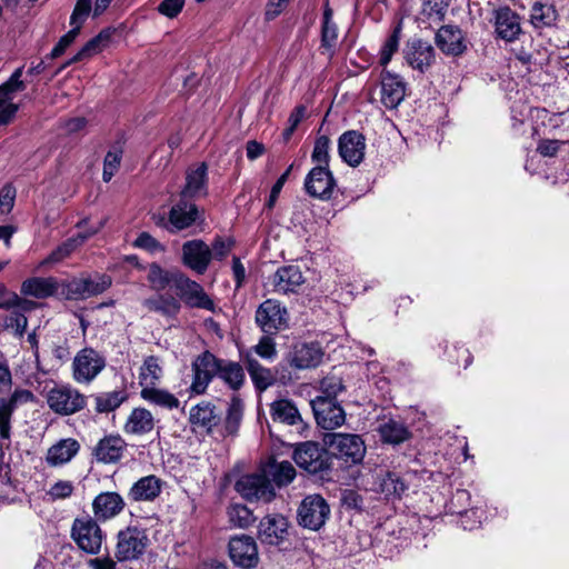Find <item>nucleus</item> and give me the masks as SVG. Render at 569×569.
<instances>
[{
	"label": "nucleus",
	"mask_w": 569,
	"mask_h": 569,
	"mask_svg": "<svg viewBox=\"0 0 569 569\" xmlns=\"http://www.w3.org/2000/svg\"><path fill=\"white\" fill-rule=\"evenodd\" d=\"M47 403L54 413L71 416L86 408L87 397L70 385H62L48 391Z\"/></svg>",
	"instance_id": "nucleus-1"
},
{
	"label": "nucleus",
	"mask_w": 569,
	"mask_h": 569,
	"mask_svg": "<svg viewBox=\"0 0 569 569\" xmlns=\"http://www.w3.org/2000/svg\"><path fill=\"white\" fill-rule=\"evenodd\" d=\"M325 442L338 459L348 465L361 462L366 453L365 442L358 435L328 433L325 437Z\"/></svg>",
	"instance_id": "nucleus-2"
},
{
	"label": "nucleus",
	"mask_w": 569,
	"mask_h": 569,
	"mask_svg": "<svg viewBox=\"0 0 569 569\" xmlns=\"http://www.w3.org/2000/svg\"><path fill=\"white\" fill-rule=\"evenodd\" d=\"M106 367L104 357L93 348H83L77 352L72 362V378L78 383H90Z\"/></svg>",
	"instance_id": "nucleus-3"
},
{
	"label": "nucleus",
	"mask_w": 569,
	"mask_h": 569,
	"mask_svg": "<svg viewBox=\"0 0 569 569\" xmlns=\"http://www.w3.org/2000/svg\"><path fill=\"white\" fill-rule=\"evenodd\" d=\"M254 320L262 332L276 335L288 328L289 315L279 301L267 299L257 308Z\"/></svg>",
	"instance_id": "nucleus-4"
},
{
	"label": "nucleus",
	"mask_w": 569,
	"mask_h": 569,
	"mask_svg": "<svg viewBox=\"0 0 569 569\" xmlns=\"http://www.w3.org/2000/svg\"><path fill=\"white\" fill-rule=\"evenodd\" d=\"M293 460L299 468L310 473H318L330 467L328 451L313 441L299 443L293 451Z\"/></svg>",
	"instance_id": "nucleus-5"
},
{
	"label": "nucleus",
	"mask_w": 569,
	"mask_h": 569,
	"mask_svg": "<svg viewBox=\"0 0 569 569\" xmlns=\"http://www.w3.org/2000/svg\"><path fill=\"white\" fill-rule=\"evenodd\" d=\"M71 537L81 550L90 555L98 553L102 545V531L96 520L88 516L74 519Z\"/></svg>",
	"instance_id": "nucleus-6"
},
{
	"label": "nucleus",
	"mask_w": 569,
	"mask_h": 569,
	"mask_svg": "<svg viewBox=\"0 0 569 569\" xmlns=\"http://www.w3.org/2000/svg\"><path fill=\"white\" fill-rule=\"evenodd\" d=\"M34 395L28 389L17 388L9 397L0 398V446H9L11 417L20 405L32 402Z\"/></svg>",
	"instance_id": "nucleus-7"
},
{
	"label": "nucleus",
	"mask_w": 569,
	"mask_h": 569,
	"mask_svg": "<svg viewBox=\"0 0 569 569\" xmlns=\"http://www.w3.org/2000/svg\"><path fill=\"white\" fill-rule=\"evenodd\" d=\"M330 515V507L320 495L306 497L298 509L299 525L317 531L326 523Z\"/></svg>",
	"instance_id": "nucleus-8"
},
{
	"label": "nucleus",
	"mask_w": 569,
	"mask_h": 569,
	"mask_svg": "<svg viewBox=\"0 0 569 569\" xmlns=\"http://www.w3.org/2000/svg\"><path fill=\"white\" fill-rule=\"evenodd\" d=\"M237 491L249 501L269 502L274 497V489L264 471L261 473L244 475L236 482Z\"/></svg>",
	"instance_id": "nucleus-9"
},
{
	"label": "nucleus",
	"mask_w": 569,
	"mask_h": 569,
	"mask_svg": "<svg viewBox=\"0 0 569 569\" xmlns=\"http://www.w3.org/2000/svg\"><path fill=\"white\" fill-rule=\"evenodd\" d=\"M219 358L209 351L199 355L192 362L193 379L190 386L192 392L203 393L211 380L218 377Z\"/></svg>",
	"instance_id": "nucleus-10"
},
{
	"label": "nucleus",
	"mask_w": 569,
	"mask_h": 569,
	"mask_svg": "<svg viewBox=\"0 0 569 569\" xmlns=\"http://www.w3.org/2000/svg\"><path fill=\"white\" fill-rule=\"evenodd\" d=\"M148 536L137 527H129L118 535L117 552L118 560H132L140 557L148 545Z\"/></svg>",
	"instance_id": "nucleus-11"
},
{
	"label": "nucleus",
	"mask_w": 569,
	"mask_h": 569,
	"mask_svg": "<svg viewBox=\"0 0 569 569\" xmlns=\"http://www.w3.org/2000/svg\"><path fill=\"white\" fill-rule=\"evenodd\" d=\"M21 77L22 68H18L11 77L0 86V126L11 122L19 109L18 104L13 103L12 100L14 93L26 88Z\"/></svg>",
	"instance_id": "nucleus-12"
},
{
	"label": "nucleus",
	"mask_w": 569,
	"mask_h": 569,
	"mask_svg": "<svg viewBox=\"0 0 569 569\" xmlns=\"http://www.w3.org/2000/svg\"><path fill=\"white\" fill-rule=\"evenodd\" d=\"M229 555L232 562L242 569H253L259 563L257 543L252 537L246 535L230 539Z\"/></svg>",
	"instance_id": "nucleus-13"
},
{
	"label": "nucleus",
	"mask_w": 569,
	"mask_h": 569,
	"mask_svg": "<svg viewBox=\"0 0 569 569\" xmlns=\"http://www.w3.org/2000/svg\"><path fill=\"white\" fill-rule=\"evenodd\" d=\"M317 423L327 430L341 427L346 421V413L342 407L332 399L316 397L311 401Z\"/></svg>",
	"instance_id": "nucleus-14"
},
{
	"label": "nucleus",
	"mask_w": 569,
	"mask_h": 569,
	"mask_svg": "<svg viewBox=\"0 0 569 569\" xmlns=\"http://www.w3.org/2000/svg\"><path fill=\"white\" fill-rule=\"evenodd\" d=\"M177 280L176 290L188 307L209 311L214 309V302L198 282L191 280L184 273L179 276Z\"/></svg>",
	"instance_id": "nucleus-15"
},
{
	"label": "nucleus",
	"mask_w": 569,
	"mask_h": 569,
	"mask_svg": "<svg viewBox=\"0 0 569 569\" xmlns=\"http://www.w3.org/2000/svg\"><path fill=\"white\" fill-rule=\"evenodd\" d=\"M336 187L335 178L327 167L317 166L310 170L305 180L307 193L313 198L328 200Z\"/></svg>",
	"instance_id": "nucleus-16"
},
{
	"label": "nucleus",
	"mask_w": 569,
	"mask_h": 569,
	"mask_svg": "<svg viewBox=\"0 0 569 569\" xmlns=\"http://www.w3.org/2000/svg\"><path fill=\"white\" fill-rule=\"evenodd\" d=\"M493 27L498 38L513 42L522 33L519 14L509 7L493 10Z\"/></svg>",
	"instance_id": "nucleus-17"
},
{
	"label": "nucleus",
	"mask_w": 569,
	"mask_h": 569,
	"mask_svg": "<svg viewBox=\"0 0 569 569\" xmlns=\"http://www.w3.org/2000/svg\"><path fill=\"white\" fill-rule=\"evenodd\" d=\"M338 150L346 163L357 167L365 158L366 138L356 130L346 131L339 138Z\"/></svg>",
	"instance_id": "nucleus-18"
},
{
	"label": "nucleus",
	"mask_w": 569,
	"mask_h": 569,
	"mask_svg": "<svg viewBox=\"0 0 569 569\" xmlns=\"http://www.w3.org/2000/svg\"><path fill=\"white\" fill-rule=\"evenodd\" d=\"M208 194V166L206 162L191 164L186 170V182L180 191L181 198L194 199Z\"/></svg>",
	"instance_id": "nucleus-19"
},
{
	"label": "nucleus",
	"mask_w": 569,
	"mask_h": 569,
	"mask_svg": "<svg viewBox=\"0 0 569 569\" xmlns=\"http://www.w3.org/2000/svg\"><path fill=\"white\" fill-rule=\"evenodd\" d=\"M212 259L210 247L202 240H189L182 246V262L199 274H203Z\"/></svg>",
	"instance_id": "nucleus-20"
},
{
	"label": "nucleus",
	"mask_w": 569,
	"mask_h": 569,
	"mask_svg": "<svg viewBox=\"0 0 569 569\" xmlns=\"http://www.w3.org/2000/svg\"><path fill=\"white\" fill-rule=\"evenodd\" d=\"M127 449V442L119 435H108L100 439L92 450V456L100 463L118 462Z\"/></svg>",
	"instance_id": "nucleus-21"
},
{
	"label": "nucleus",
	"mask_w": 569,
	"mask_h": 569,
	"mask_svg": "<svg viewBox=\"0 0 569 569\" xmlns=\"http://www.w3.org/2000/svg\"><path fill=\"white\" fill-rule=\"evenodd\" d=\"M288 520L282 515H268L258 527V537L262 543L277 546L284 540Z\"/></svg>",
	"instance_id": "nucleus-22"
},
{
	"label": "nucleus",
	"mask_w": 569,
	"mask_h": 569,
	"mask_svg": "<svg viewBox=\"0 0 569 569\" xmlns=\"http://www.w3.org/2000/svg\"><path fill=\"white\" fill-rule=\"evenodd\" d=\"M322 351L316 343H299L287 355L290 367L299 370L317 367L322 360Z\"/></svg>",
	"instance_id": "nucleus-23"
},
{
	"label": "nucleus",
	"mask_w": 569,
	"mask_h": 569,
	"mask_svg": "<svg viewBox=\"0 0 569 569\" xmlns=\"http://www.w3.org/2000/svg\"><path fill=\"white\" fill-rule=\"evenodd\" d=\"M126 503L118 492H101L92 502V510L98 520H109L118 516L124 508Z\"/></svg>",
	"instance_id": "nucleus-24"
},
{
	"label": "nucleus",
	"mask_w": 569,
	"mask_h": 569,
	"mask_svg": "<svg viewBox=\"0 0 569 569\" xmlns=\"http://www.w3.org/2000/svg\"><path fill=\"white\" fill-rule=\"evenodd\" d=\"M201 218L196 203L181 198L169 211V222L176 230H183Z\"/></svg>",
	"instance_id": "nucleus-25"
},
{
	"label": "nucleus",
	"mask_w": 569,
	"mask_h": 569,
	"mask_svg": "<svg viewBox=\"0 0 569 569\" xmlns=\"http://www.w3.org/2000/svg\"><path fill=\"white\" fill-rule=\"evenodd\" d=\"M80 443L73 438H64L53 443L47 451L46 462L50 467H60L70 462L79 452Z\"/></svg>",
	"instance_id": "nucleus-26"
},
{
	"label": "nucleus",
	"mask_w": 569,
	"mask_h": 569,
	"mask_svg": "<svg viewBox=\"0 0 569 569\" xmlns=\"http://www.w3.org/2000/svg\"><path fill=\"white\" fill-rule=\"evenodd\" d=\"M154 426V417L148 409L134 408L124 422L123 431L130 436L142 437L151 433Z\"/></svg>",
	"instance_id": "nucleus-27"
},
{
	"label": "nucleus",
	"mask_w": 569,
	"mask_h": 569,
	"mask_svg": "<svg viewBox=\"0 0 569 569\" xmlns=\"http://www.w3.org/2000/svg\"><path fill=\"white\" fill-rule=\"evenodd\" d=\"M163 481L154 475L137 480L128 492L132 501H153L162 491Z\"/></svg>",
	"instance_id": "nucleus-28"
},
{
	"label": "nucleus",
	"mask_w": 569,
	"mask_h": 569,
	"mask_svg": "<svg viewBox=\"0 0 569 569\" xmlns=\"http://www.w3.org/2000/svg\"><path fill=\"white\" fill-rule=\"evenodd\" d=\"M433 58L435 50L429 42L416 39L407 44L406 60L412 68L423 71L432 63Z\"/></svg>",
	"instance_id": "nucleus-29"
},
{
	"label": "nucleus",
	"mask_w": 569,
	"mask_h": 569,
	"mask_svg": "<svg viewBox=\"0 0 569 569\" xmlns=\"http://www.w3.org/2000/svg\"><path fill=\"white\" fill-rule=\"evenodd\" d=\"M303 282V276L297 266L281 267L272 276L273 291L278 293L293 292Z\"/></svg>",
	"instance_id": "nucleus-30"
},
{
	"label": "nucleus",
	"mask_w": 569,
	"mask_h": 569,
	"mask_svg": "<svg viewBox=\"0 0 569 569\" xmlns=\"http://www.w3.org/2000/svg\"><path fill=\"white\" fill-rule=\"evenodd\" d=\"M405 98V83L395 74L383 73L381 102L389 109L397 108Z\"/></svg>",
	"instance_id": "nucleus-31"
},
{
	"label": "nucleus",
	"mask_w": 569,
	"mask_h": 569,
	"mask_svg": "<svg viewBox=\"0 0 569 569\" xmlns=\"http://www.w3.org/2000/svg\"><path fill=\"white\" fill-rule=\"evenodd\" d=\"M58 281L52 277H33L21 283V293L37 299H46L52 297L58 291Z\"/></svg>",
	"instance_id": "nucleus-32"
},
{
	"label": "nucleus",
	"mask_w": 569,
	"mask_h": 569,
	"mask_svg": "<svg viewBox=\"0 0 569 569\" xmlns=\"http://www.w3.org/2000/svg\"><path fill=\"white\" fill-rule=\"evenodd\" d=\"M436 43L445 53L460 54L463 49V37L459 28L453 26L441 27L436 34Z\"/></svg>",
	"instance_id": "nucleus-33"
},
{
	"label": "nucleus",
	"mask_w": 569,
	"mask_h": 569,
	"mask_svg": "<svg viewBox=\"0 0 569 569\" xmlns=\"http://www.w3.org/2000/svg\"><path fill=\"white\" fill-rule=\"evenodd\" d=\"M190 422L194 428L211 432L213 427L220 421L219 415L216 412L214 406L209 402H201L190 410Z\"/></svg>",
	"instance_id": "nucleus-34"
},
{
	"label": "nucleus",
	"mask_w": 569,
	"mask_h": 569,
	"mask_svg": "<svg viewBox=\"0 0 569 569\" xmlns=\"http://www.w3.org/2000/svg\"><path fill=\"white\" fill-rule=\"evenodd\" d=\"M102 227V223L88 232L78 233L77 236L67 239L60 246H58L42 263H57L66 258H68L77 248L82 246L87 239L91 236L96 234L99 229Z\"/></svg>",
	"instance_id": "nucleus-35"
},
{
	"label": "nucleus",
	"mask_w": 569,
	"mask_h": 569,
	"mask_svg": "<svg viewBox=\"0 0 569 569\" xmlns=\"http://www.w3.org/2000/svg\"><path fill=\"white\" fill-rule=\"evenodd\" d=\"M163 370L159 357L148 356L139 369V386L141 390L157 387L162 378Z\"/></svg>",
	"instance_id": "nucleus-36"
},
{
	"label": "nucleus",
	"mask_w": 569,
	"mask_h": 569,
	"mask_svg": "<svg viewBox=\"0 0 569 569\" xmlns=\"http://www.w3.org/2000/svg\"><path fill=\"white\" fill-rule=\"evenodd\" d=\"M262 469L269 481L274 482L278 487L287 486L296 477V469L289 461L272 459Z\"/></svg>",
	"instance_id": "nucleus-37"
},
{
	"label": "nucleus",
	"mask_w": 569,
	"mask_h": 569,
	"mask_svg": "<svg viewBox=\"0 0 569 569\" xmlns=\"http://www.w3.org/2000/svg\"><path fill=\"white\" fill-rule=\"evenodd\" d=\"M381 440L390 445H399L411 437V432L408 427L398 420L389 419L381 423L378 428Z\"/></svg>",
	"instance_id": "nucleus-38"
},
{
	"label": "nucleus",
	"mask_w": 569,
	"mask_h": 569,
	"mask_svg": "<svg viewBox=\"0 0 569 569\" xmlns=\"http://www.w3.org/2000/svg\"><path fill=\"white\" fill-rule=\"evenodd\" d=\"M270 415L273 421L296 426L302 422L301 416L290 400L280 399L273 401L270 407Z\"/></svg>",
	"instance_id": "nucleus-39"
},
{
	"label": "nucleus",
	"mask_w": 569,
	"mask_h": 569,
	"mask_svg": "<svg viewBox=\"0 0 569 569\" xmlns=\"http://www.w3.org/2000/svg\"><path fill=\"white\" fill-rule=\"evenodd\" d=\"M246 368L254 387L260 391L268 389L276 381L271 370L263 367L250 355L246 357Z\"/></svg>",
	"instance_id": "nucleus-40"
},
{
	"label": "nucleus",
	"mask_w": 569,
	"mask_h": 569,
	"mask_svg": "<svg viewBox=\"0 0 569 569\" xmlns=\"http://www.w3.org/2000/svg\"><path fill=\"white\" fill-rule=\"evenodd\" d=\"M179 276H182L179 270H164L159 264L152 263L149 267L148 280L153 289L161 291L168 286L176 289Z\"/></svg>",
	"instance_id": "nucleus-41"
},
{
	"label": "nucleus",
	"mask_w": 569,
	"mask_h": 569,
	"mask_svg": "<svg viewBox=\"0 0 569 569\" xmlns=\"http://www.w3.org/2000/svg\"><path fill=\"white\" fill-rule=\"evenodd\" d=\"M218 378L232 390H238L244 382V371L240 363L220 359Z\"/></svg>",
	"instance_id": "nucleus-42"
},
{
	"label": "nucleus",
	"mask_w": 569,
	"mask_h": 569,
	"mask_svg": "<svg viewBox=\"0 0 569 569\" xmlns=\"http://www.w3.org/2000/svg\"><path fill=\"white\" fill-rule=\"evenodd\" d=\"M143 306L149 311L158 312L166 317H174L181 309L179 300L169 295H159L154 298L146 299Z\"/></svg>",
	"instance_id": "nucleus-43"
},
{
	"label": "nucleus",
	"mask_w": 569,
	"mask_h": 569,
	"mask_svg": "<svg viewBox=\"0 0 569 569\" xmlns=\"http://www.w3.org/2000/svg\"><path fill=\"white\" fill-rule=\"evenodd\" d=\"M111 32L108 29L100 31L81 48V50L68 62V64L79 62L86 58L101 52L109 44Z\"/></svg>",
	"instance_id": "nucleus-44"
},
{
	"label": "nucleus",
	"mask_w": 569,
	"mask_h": 569,
	"mask_svg": "<svg viewBox=\"0 0 569 569\" xmlns=\"http://www.w3.org/2000/svg\"><path fill=\"white\" fill-rule=\"evenodd\" d=\"M126 399V393L120 390L100 392L93 397L94 410L98 413L114 411L124 402Z\"/></svg>",
	"instance_id": "nucleus-45"
},
{
	"label": "nucleus",
	"mask_w": 569,
	"mask_h": 569,
	"mask_svg": "<svg viewBox=\"0 0 569 569\" xmlns=\"http://www.w3.org/2000/svg\"><path fill=\"white\" fill-rule=\"evenodd\" d=\"M140 396L143 400L153 403L156 406L166 408V409H174L179 407L178 398L171 392L159 389L157 387L144 389L140 391Z\"/></svg>",
	"instance_id": "nucleus-46"
},
{
	"label": "nucleus",
	"mask_w": 569,
	"mask_h": 569,
	"mask_svg": "<svg viewBox=\"0 0 569 569\" xmlns=\"http://www.w3.org/2000/svg\"><path fill=\"white\" fill-rule=\"evenodd\" d=\"M530 19L535 28L551 26L556 20V10L552 6L536 2L532 6Z\"/></svg>",
	"instance_id": "nucleus-47"
},
{
	"label": "nucleus",
	"mask_w": 569,
	"mask_h": 569,
	"mask_svg": "<svg viewBox=\"0 0 569 569\" xmlns=\"http://www.w3.org/2000/svg\"><path fill=\"white\" fill-rule=\"evenodd\" d=\"M407 489L408 483L395 472H387L380 480V490L387 497H400Z\"/></svg>",
	"instance_id": "nucleus-48"
},
{
	"label": "nucleus",
	"mask_w": 569,
	"mask_h": 569,
	"mask_svg": "<svg viewBox=\"0 0 569 569\" xmlns=\"http://www.w3.org/2000/svg\"><path fill=\"white\" fill-rule=\"evenodd\" d=\"M229 520L239 528H247L254 521L251 510L243 505H233L228 509Z\"/></svg>",
	"instance_id": "nucleus-49"
},
{
	"label": "nucleus",
	"mask_w": 569,
	"mask_h": 569,
	"mask_svg": "<svg viewBox=\"0 0 569 569\" xmlns=\"http://www.w3.org/2000/svg\"><path fill=\"white\" fill-rule=\"evenodd\" d=\"M243 405L239 397H233L228 408L226 429L228 433H236L242 419Z\"/></svg>",
	"instance_id": "nucleus-50"
},
{
	"label": "nucleus",
	"mask_w": 569,
	"mask_h": 569,
	"mask_svg": "<svg viewBox=\"0 0 569 569\" xmlns=\"http://www.w3.org/2000/svg\"><path fill=\"white\" fill-rule=\"evenodd\" d=\"M330 149V139L327 136H319L316 139L313 151L311 154V159L313 162L318 163V166L329 168V154Z\"/></svg>",
	"instance_id": "nucleus-51"
},
{
	"label": "nucleus",
	"mask_w": 569,
	"mask_h": 569,
	"mask_svg": "<svg viewBox=\"0 0 569 569\" xmlns=\"http://www.w3.org/2000/svg\"><path fill=\"white\" fill-rule=\"evenodd\" d=\"M320 390L322 395L319 397L336 400V397L345 390V386L340 377L330 375L321 380Z\"/></svg>",
	"instance_id": "nucleus-52"
},
{
	"label": "nucleus",
	"mask_w": 569,
	"mask_h": 569,
	"mask_svg": "<svg viewBox=\"0 0 569 569\" xmlns=\"http://www.w3.org/2000/svg\"><path fill=\"white\" fill-rule=\"evenodd\" d=\"M36 306H37L36 302H33L31 300L23 299L13 292L9 293L8 297H6L3 301H0L1 309H7V310L14 309L22 313L34 309Z\"/></svg>",
	"instance_id": "nucleus-53"
},
{
	"label": "nucleus",
	"mask_w": 569,
	"mask_h": 569,
	"mask_svg": "<svg viewBox=\"0 0 569 569\" xmlns=\"http://www.w3.org/2000/svg\"><path fill=\"white\" fill-rule=\"evenodd\" d=\"M84 281L88 298L104 292L112 283L111 277L108 274H97L93 278H84Z\"/></svg>",
	"instance_id": "nucleus-54"
},
{
	"label": "nucleus",
	"mask_w": 569,
	"mask_h": 569,
	"mask_svg": "<svg viewBox=\"0 0 569 569\" xmlns=\"http://www.w3.org/2000/svg\"><path fill=\"white\" fill-rule=\"evenodd\" d=\"M4 326L7 329L13 330L16 336L22 337L28 326V319L24 313L12 309L10 315L4 319Z\"/></svg>",
	"instance_id": "nucleus-55"
},
{
	"label": "nucleus",
	"mask_w": 569,
	"mask_h": 569,
	"mask_svg": "<svg viewBox=\"0 0 569 569\" xmlns=\"http://www.w3.org/2000/svg\"><path fill=\"white\" fill-rule=\"evenodd\" d=\"M84 278H76L64 284L63 293L69 300H83L88 298Z\"/></svg>",
	"instance_id": "nucleus-56"
},
{
	"label": "nucleus",
	"mask_w": 569,
	"mask_h": 569,
	"mask_svg": "<svg viewBox=\"0 0 569 569\" xmlns=\"http://www.w3.org/2000/svg\"><path fill=\"white\" fill-rule=\"evenodd\" d=\"M271 336L266 333L253 347L254 352L259 357L268 360H272L277 356L276 342Z\"/></svg>",
	"instance_id": "nucleus-57"
},
{
	"label": "nucleus",
	"mask_w": 569,
	"mask_h": 569,
	"mask_svg": "<svg viewBox=\"0 0 569 569\" xmlns=\"http://www.w3.org/2000/svg\"><path fill=\"white\" fill-rule=\"evenodd\" d=\"M121 162V152L120 151H109L103 161V172L102 178L103 181L108 182L112 179L114 173L118 171Z\"/></svg>",
	"instance_id": "nucleus-58"
},
{
	"label": "nucleus",
	"mask_w": 569,
	"mask_h": 569,
	"mask_svg": "<svg viewBox=\"0 0 569 569\" xmlns=\"http://www.w3.org/2000/svg\"><path fill=\"white\" fill-rule=\"evenodd\" d=\"M338 40V28L333 23H322L321 28V47H323L330 53L337 44Z\"/></svg>",
	"instance_id": "nucleus-59"
},
{
	"label": "nucleus",
	"mask_w": 569,
	"mask_h": 569,
	"mask_svg": "<svg viewBox=\"0 0 569 569\" xmlns=\"http://www.w3.org/2000/svg\"><path fill=\"white\" fill-rule=\"evenodd\" d=\"M399 46V30L396 29L393 33L386 40L380 51V64L386 66L390 62L392 54L397 51Z\"/></svg>",
	"instance_id": "nucleus-60"
},
{
	"label": "nucleus",
	"mask_w": 569,
	"mask_h": 569,
	"mask_svg": "<svg viewBox=\"0 0 569 569\" xmlns=\"http://www.w3.org/2000/svg\"><path fill=\"white\" fill-rule=\"evenodd\" d=\"M16 188L7 183L0 189V212L3 214L9 213L13 206L16 200Z\"/></svg>",
	"instance_id": "nucleus-61"
},
{
	"label": "nucleus",
	"mask_w": 569,
	"mask_h": 569,
	"mask_svg": "<svg viewBox=\"0 0 569 569\" xmlns=\"http://www.w3.org/2000/svg\"><path fill=\"white\" fill-rule=\"evenodd\" d=\"M74 490V487L69 480H59L51 486L48 491V496L52 500L69 498Z\"/></svg>",
	"instance_id": "nucleus-62"
},
{
	"label": "nucleus",
	"mask_w": 569,
	"mask_h": 569,
	"mask_svg": "<svg viewBox=\"0 0 569 569\" xmlns=\"http://www.w3.org/2000/svg\"><path fill=\"white\" fill-rule=\"evenodd\" d=\"M91 1L92 0H77L70 17V24H83L91 11Z\"/></svg>",
	"instance_id": "nucleus-63"
},
{
	"label": "nucleus",
	"mask_w": 569,
	"mask_h": 569,
	"mask_svg": "<svg viewBox=\"0 0 569 569\" xmlns=\"http://www.w3.org/2000/svg\"><path fill=\"white\" fill-rule=\"evenodd\" d=\"M184 0H163L157 8L158 12L169 19H174L182 11Z\"/></svg>",
	"instance_id": "nucleus-64"
}]
</instances>
